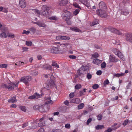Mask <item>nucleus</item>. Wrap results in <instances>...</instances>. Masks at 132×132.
<instances>
[{"mask_svg":"<svg viewBox=\"0 0 132 132\" xmlns=\"http://www.w3.org/2000/svg\"><path fill=\"white\" fill-rule=\"evenodd\" d=\"M99 6L100 9L96 11L97 14L101 17H106L107 16L106 12V7L105 3L101 1L99 4Z\"/></svg>","mask_w":132,"mask_h":132,"instance_id":"f257e3e1","label":"nucleus"},{"mask_svg":"<svg viewBox=\"0 0 132 132\" xmlns=\"http://www.w3.org/2000/svg\"><path fill=\"white\" fill-rule=\"evenodd\" d=\"M18 83V81L15 83L9 81L7 84H2V86L3 88L7 89L8 90L10 91L13 90L14 88L17 87Z\"/></svg>","mask_w":132,"mask_h":132,"instance_id":"f03ea898","label":"nucleus"},{"mask_svg":"<svg viewBox=\"0 0 132 132\" xmlns=\"http://www.w3.org/2000/svg\"><path fill=\"white\" fill-rule=\"evenodd\" d=\"M50 9L49 7L46 5H43L42 7V13L43 15H45L48 14V11Z\"/></svg>","mask_w":132,"mask_h":132,"instance_id":"7ed1b4c3","label":"nucleus"},{"mask_svg":"<svg viewBox=\"0 0 132 132\" xmlns=\"http://www.w3.org/2000/svg\"><path fill=\"white\" fill-rule=\"evenodd\" d=\"M56 39L58 40H69L70 38L69 37L63 36H58L56 37Z\"/></svg>","mask_w":132,"mask_h":132,"instance_id":"20e7f679","label":"nucleus"},{"mask_svg":"<svg viewBox=\"0 0 132 132\" xmlns=\"http://www.w3.org/2000/svg\"><path fill=\"white\" fill-rule=\"evenodd\" d=\"M45 119V117H43L39 120V122L38 124V126L39 127H40L45 126L46 124L44 120Z\"/></svg>","mask_w":132,"mask_h":132,"instance_id":"39448f33","label":"nucleus"},{"mask_svg":"<svg viewBox=\"0 0 132 132\" xmlns=\"http://www.w3.org/2000/svg\"><path fill=\"white\" fill-rule=\"evenodd\" d=\"M19 5V6L22 8H24L26 6V3L25 0H20Z\"/></svg>","mask_w":132,"mask_h":132,"instance_id":"423d86ee","label":"nucleus"},{"mask_svg":"<svg viewBox=\"0 0 132 132\" xmlns=\"http://www.w3.org/2000/svg\"><path fill=\"white\" fill-rule=\"evenodd\" d=\"M40 97V96L39 94L35 93L33 95L29 97L28 98L30 99H36Z\"/></svg>","mask_w":132,"mask_h":132,"instance_id":"0eeeda50","label":"nucleus"},{"mask_svg":"<svg viewBox=\"0 0 132 132\" xmlns=\"http://www.w3.org/2000/svg\"><path fill=\"white\" fill-rule=\"evenodd\" d=\"M7 30L6 28H5L3 31H2V32L0 34V36L2 38H6L7 37V35L6 32H7Z\"/></svg>","mask_w":132,"mask_h":132,"instance_id":"6e6552de","label":"nucleus"},{"mask_svg":"<svg viewBox=\"0 0 132 132\" xmlns=\"http://www.w3.org/2000/svg\"><path fill=\"white\" fill-rule=\"evenodd\" d=\"M85 66H82L80 69H78L77 70V72L79 75L81 76L82 75L84 72L83 69H84V70H86L85 69Z\"/></svg>","mask_w":132,"mask_h":132,"instance_id":"1a4fd4ad","label":"nucleus"},{"mask_svg":"<svg viewBox=\"0 0 132 132\" xmlns=\"http://www.w3.org/2000/svg\"><path fill=\"white\" fill-rule=\"evenodd\" d=\"M59 49L57 47H53L51 48L50 52L52 53H57L59 52Z\"/></svg>","mask_w":132,"mask_h":132,"instance_id":"9d476101","label":"nucleus"},{"mask_svg":"<svg viewBox=\"0 0 132 132\" xmlns=\"http://www.w3.org/2000/svg\"><path fill=\"white\" fill-rule=\"evenodd\" d=\"M60 46L63 47H66L69 49H71L72 47L71 45L70 44L68 43L61 44Z\"/></svg>","mask_w":132,"mask_h":132,"instance_id":"9b49d317","label":"nucleus"},{"mask_svg":"<svg viewBox=\"0 0 132 132\" xmlns=\"http://www.w3.org/2000/svg\"><path fill=\"white\" fill-rule=\"evenodd\" d=\"M41 67L44 69H48L51 70L52 69V67L50 65L47 64L41 65Z\"/></svg>","mask_w":132,"mask_h":132,"instance_id":"f8f14e48","label":"nucleus"},{"mask_svg":"<svg viewBox=\"0 0 132 132\" xmlns=\"http://www.w3.org/2000/svg\"><path fill=\"white\" fill-rule=\"evenodd\" d=\"M118 60L116 59L115 57L113 55H111L109 57V61L110 62H117Z\"/></svg>","mask_w":132,"mask_h":132,"instance_id":"ddd939ff","label":"nucleus"},{"mask_svg":"<svg viewBox=\"0 0 132 132\" xmlns=\"http://www.w3.org/2000/svg\"><path fill=\"white\" fill-rule=\"evenodd\" d=\"M126 38L127 41L129 42H132V35L127 34L126 35Z\"/></svg>","mask_w":132,"mask_h":132,"instance_id":"4468645a","label":"nucleus"},{"mask_svg":"<svg viewBox=\"0 0 132 132\" xmlns=\"http://www.w3.org/2000/svg\"><path fill=\"white\" fill-rule=\"evenodd\" d=\"M46 102L45 104H52L53 103V102L51 100L50 97H49L46 99Z\"/></svg>","mask_w":132,"mask_h":132,"instance_id":"2eb2a0df","label":"nucleus"},{"mask_svg":"<svg viewBox=\"0 0 132 132\" xmlns=\"http://www.w3.org/2000/svg\"><path fill=\"white\" fill-rule=\"evenodd\" d=\"M80 99L79 98H76L75 99H73L70 102L72 103H76L78 104L80 102Z\"/></svg>","mask_w":132,"mask_h":132,"instance_id":"dca6fc26","label":"nucleus"},{"mask_svg":"<svg viewBox=\"0 0 132 132\" xmlns=\"http://www.w3.org/2000/svg\"><path fill=\"white\" fill-rule=\"evenodd\" d=\"M17 100L16 98V97L15 96H13L12 98L8 100V102L9 103H13L16 102Z\"/></svg>","mask_w":132,"mask_h":132,"instance_id":"f3484780","label":"nucleus"},{"mask_svg":"<svg viewBox=\"0 0 132 132\" xmlns=\"http://www.w3.org/2000/svg\"><path fill=\"white\" fill-rule=\"evenodd\" d=\"M102 62L101 60L97 59H94L93 60V63L96 64L98 65L101 63Z\"/></svg>","mask_w":132,"mask_h":132,"instance_id":"a211bd4d","label":"nucleus"},{"mask_svg":"<svg viewBox=\"0 0 132 132\" xmlns=\"http://www.w3.org/2000/svg\"><path fill=\"white\" fill-rule=\"evenodd\" d=\"M39 110L41 112H46L48 110V108L47 109H44L43 107V105H42L39 106Z\"/></svg>","mask_w":132,"mask_h":132,"instance_id":"6ab92c4d","label":"nucleus"},{"mask_svg":"<svg viewBox=\"0 0 132 132\" xmlns=\"http://www.w3.org/2000/svg\"><path fill=\"white\" fill-rule=\"evenodd\" d=\"M38 25L39 27L45 28L46 27V25L44 23L38 21Z\"/></svg>","mask_w":132,"mask_h":132,"instance_id":"aec40b11","label":"nucleus"},{"mask_svg":"<svg viewBox=\"0 0 132 132\" xmlns=\"http://www.w3.org/2000/svg\"><path fill=\"white\" fill-rule=\"evenodd\" d=\"M117 55L118 57H120L122 60H125L123 54L120 51H119Z\"/></svg>","mask_w":132,"mask_h":132,"instance_id":"412c9836","label":"nucleus"},{"mask_svg":"<svg viewBox=\"0 0 132 132\" xmlns=\"http://www.w3.org/2000/svg\"><path fill=\"white\" fill-rule=\"evenodd\" d=\"M65 17L67 18H70L71 13L69 11H67L64 13Z\"/></svg>","mask_w":132,"mask_h":132,"instance_id":"4be33fe9","label":"nucleus"},{"mask_svg":"<svg viewBox=\"0 0 132 132\" xmlns=\"http://www.w3.org/2000/svg\"><path fill=\"white\" fill-rule=\"evenodd\" d=\"M96 130L101 129L104 128V127L103 125H97L95 127Z\"/></svg>","mask_w":132,"mask_h":132,"instance_id":"5701e85b","label":"nucleus"},{"mask_svg":"<svg viewBox=\"0 0 132 132\" xmlns=\"http://www.w3.org/2000/svg\"><path fill=\"white\" fill-rule=\"evenodd\" d=\"M99 54L97 53H94V54L92 55V57L91 58V59L93 58H95L98 57L99 56Z\"/></svg>","mask_w":132,"mask_h":132,"instance_id":"b1692460","label":"nucleus"},{"mask_svg":"<svg viewBox=\"0 0 132 132\" xmlns=\"http://www.w3.org/2000/svg\"><path fill=\"white\" fill-rule=\"evenodd\" d=\"M29 30L31 33L32 34H34L36 31V29L34 27H31L29 29Z\"/></svg>","mask_w":132,"mask_h":132,"instance_id":"393cba45","label":"nucleus"},{"mask_svg":"<svg viewBox=\"0 0 132 132\" xmlns=\"http://www.w3.org/2000/svg\"><path fill=\"white\" fill-rule=\"evenodd\" d=\"M70 18H67L65 19V21L67 22V23L68 25H70L71 24V22L70 20Z\"/></svg>","mask_w":132,"mask_h":132,"instance_id":"a878e982","label":"nucleus"},{"mask_svg":"<svg viewBox=\"0 0 132 132\" xmlns=\"http://www.w3.org/2000/svg\"><path fill=\"white\" fill-rule=\"evenodd\" d=\"M20 81L22 82H24L26 84H27V81L25 77H21L20 79Z\"/></svg>","mask_w":132,"mask_h":132,"instance_id":"bb28decb","label":"nucleus"},{"mask_svg":"<svg viewBox=\"0 0 132 132\" xmlns=\"http://www.w3.org/2000/svg\"><path fill=\"white\" fill-rule=\"evenodd\" d=\"M65 3V2L64 0H60L59 2V4L60 6H63Z\"/></svg>","mask_w":132,"mask_h":132,"instance_id":"cd10ccee","label":"nucleus"},{"mask_svg":"<svg viewBox=\"0 0 132 132\" xmlns=\"http://www.w3.org/2000/svg\"><path fill=\"white\" fill-rule=\"evenodd\" d=\"M19 108L23 111L26 112V108L24 106H20Z\"/></svg>","mask_w":132,"mask_h":132,"instance_id":"c85d7f7f","label":"nucleus"},{"mask_svg":"<svg viewBox=\"0 0 132 132\" xmlns=\"http://www.w3.org/2000/svg\"><path fill=\"white\" fill-rule=\"evenodd\" d=\"M71 30L76 32H80V31L78 28L75 27H73L71 28Z\"/></svg>","mask_w":132,"mask_h":132,"instance_id":"c756f323","label":"nucleus"},{"mask_svg":"<svg viewBox=\"0 0 132 132\" xmlns=\"http://www.w3.org/2000/svg\"><path fill=\"white\" fill-rule=\"evenodd\" d=\"M55 82L53 80H51L50 81V85L52 87L54 86H55Z\"/></svg>","mask_w":132,"mask_h":132,"instance_id":"7c9ffc66","label":"nucleus"},{"mask_svg":"<svg viewBox=\"0 0 132 132\" xmlns=\"http://www.w3.org/2000/svg\"><path fill=\"white\" fill-rule=\"evenodd\" d=\"M125 75L124 73H117L114 75V76L117 77H119L124 76Z\"/></svg>","mask_w":132,"mask_h":132,"instance_id":"2f4dec72","label":"nucleus"},{"mask_svg":"<svg viewBox=\"0 0 132 132\" xmlns=\"http://www.w3.org/2000/svg\"><path fill=\"white\" fill-rule=\"evenodd\" d=\"M30 33V31H26V30H23L22 33V34L28 35Z\"/></svg>","mask_w":132,"mask_h":132,"instance_id":"473e14b6","label":"nucleus"},{"mask_svg":"<svg viewBox=\"0 0 132 132\" xmlns=\"http://www.w3.org/2000/svg\"><path fill=\"white\" fill-rule=\"evenodd\" d=\"M7 36L9 37L13 38L15 36L14 34L12 33H8L7 34Z\"/></svg>","mask_w":132,"mask_h":132,"instance_id":"72a5a7b5","label":"nucleus"},{"mask_svg":"<svg viewBox=\"0 0 132 132\" xmlns=\"http://www.w3.org/2000/svg\"><path fill=\"white\" fill-rule=\"evenodd\" d=\"M112 51L116 55H117L119 52V50L115 48H113L112 49Z\"/></svg>","mask_w":132,"mask_h":132,"instance_id":"f704fd0d","label":"nucleus"},{"mask_svg":"<svg viewBox=\"0 0 132 132\" xmlns=\"http://www.w3.org/2000/svg\"><path fill=\"white\" fill-rule=\"evenodd\" d=\"M26 44L27 46H30L32 45V43L30 41H27L26 42Z\"/></svg>","mask_w":132,"mask_h":132,"instance_id":"c9c22d12","label":"nucleus"},{"mask_svg":"<svg viewBox=\"0 0 132 132\" xmlns=\"http://www.w3.org/2000/svg\"><path fill=\"white\" fill-rule=\"evenodd\" d=\"M81 86L80 84H77L75 86V88L77 89H78L81 88Z\"/></svg>","mask_w":132,"mask_h":132,"instance_id":"e433bc0d","label":"nucleus"},{"mask_svg":"<svg viewBox=\"0 0 132 132\" xmlns=\"http://www.w3.org/2000/svg\"><path fill=\"white\" fill-rule=\"evenodd\" d=\"M84 106V104L83 103H82L80 104L78 106V108L79 109H82Z\"/></svg>","mask_w":132,"mask_h":132,"instance_id":"4c0bfd02","label":"nucleus"},{"mask_svg":"<svg viewBox=\"0 0 132 132\" xmlns=\"http://www.w3.org/2000/svg\"><path fill=\"white\" fill-rule=\"evenodd\" d=\"M7 65L6 64H0V68H7Z\"/></svg>","mask_w":132,"mask_h":132,"instance_id":"58836bf2","label":"nucleus"},{"mask_svg":"<svg viewBox=\"0 0 132 132\" xmlns=\"http://www.w3.org/2000/svg\"><path fill=\"white\" fill-rule=\"evenodd\" d=\"M117 127L115 129L112 128H109L107 129V130L105 131V132H111L113 129H116Z\"/></svg>","mask_w":132,"mask_h":132,"instance_id":"ea45409f","label":"nucleus"},{"mask_svg":"<svg viewBox=\"0 0 132 132\" xmlns=\"http://www.w3.org/2000/svg\"><path fill=\"white\" fill-rule=\"evenodd\" d=\"M48 19L50 20H56L57 19V18L56 16H52L49 18Z\"/></svg>","mask_w":132,"mask_h":132,"instance_id":"a19ab883","label":"nucleus"},{"mask_svg":"<svg viewBox=\"0 0 132 132\" xmlns=\"http://www.w3.org/2000/svg\"><path fill=\"white\" fill-rule=\"evenodd\" d=\"M73 5L75 7L77 8H78L81 9V8L80 6L77 4L76 3L74 2L73 3Z\"/></svg>","mask_w":132,"mask_h":132,"instance_id":"79ce46f5","label":"nucleus"},{"mask_svg":"<svg viewBox=\"0 0 132 132\" xmlns=\"http://www.w3.org/2000/svg\"><path fill=\"white\" fill-rule=\"evenodd\" d=\"M98 23V19L94 20L92 24L93 26Z\"/></svg>","mask_w":132,"mask_h":132,"instance_id":"37998d69","label":"nucleus"},{"mask_svg":"<svg viewBox=\"0 0 132 132\" xmlns=\"http://www.w3.org/2000/svg\"><path fill=\"white\" fill-rule=\"evenodd\" d=\"M26 79L27 81V83H28V81H30L31 80V77L30 76H26Z\"/></svg>","mask_w":132,"mask_h":132,"instance_id":"c03bdc74","label":"nucleus"},{"mask_svg":"<svg viewBox=\"0 0 132 132\" xmlns=\"http://www.w3.org/2000/svg\"><path fill=\"white\" fill-rule=\"evenodd\" d=\"M52 66H55L58 68L59 67V65L56 62H54L52 63Z\"/></svg>","mask_w":132,"mask_h":132,"instance_id":"a18cd8bd","label":"nucleus"},{"mask_svg":"<svg viewBox=\"0 0 132 132\" xmlns=\"http://www.w3.org/2000/svg\"><path fill=\"white\" fill-rule=\"evenodd\" d=\"M79 10L78 9H76L74 11L73 14L75 15H76L79 13Z\"/></svg>","mask_w":132,"mask_h":132,"instance_id":"49530a36","label":"nucleus"},{"mask_svg":"<svg viewBox=\"0 0 132 132\" xmlns=\"http://www.w3.org/2000/svg\"><path fill=\"white\" fill-rule=\"evenodd\" d=\"M31 73L33 76H36L38 75V72L36 71H33Z\"/></svg>","mask_w":132,"mask_h":132,"instance_id":"de8ad7c7","label":"nucleus"},{"mask_svg":"<svg viewBox=\"0 0 132 132\" xmlns=\"http://www.w3.org/2000/svg\"><path fill=\"white\" fill-rule=\"evenodd\" d=\"M106 63L105 62H103L101 64V67L102 68H105L106 67Z\"/></svg>","mask_w":132,"mask_h":132,"instance_id":"09e8293b","label":"nucleus"},{"mask_svg":"<svg viewBox=\"0 0 132 132\" xmlns=\"http://www.w3.org/2000/svg\"><path fill=\"white\" fill-rule=\"evenodd\" d=\"M24 63L22 62H19L16 63L15 64L16 65H17L18 66H20L21 65H23V64Z\"/></svg>","mask_w":132,"mask_h":132,"instance_id":"8fccbe9b","label":"nucleus"},{"mask_svg":"<svg viewBox=\"0 0 132 132\" xmlns=\"http://www.w3.org/2000/svg\"><path fill=\"white\" fill-rule=\"evenodd\" d=\"M86 76L88 79H90L92 78V75L90 73H88L87 74Z\"/></svg>","mask_w":132,"mask_h":132,"instance_id":"3c124183","label":"nucleus"},{"mask_svg":"<svg viewBox=\"0 0 132 132\" xmlns=\"http://www.w3.org/2000/svg\"><path fill=\"white\" fill-rule=\"evenodd\" d=\"M44 88L47 89H48L49 88V86L46 84H45L44 85Z\"/></svg>","mask_w":132,"mask_h":132,"instance_id":"603ef678","label":"nucleus"},{"mask_svg":"<svg viewBox=\"0 0 132 132\" xmlns=\"http://www.w3.org/2000/svg\"><path fill=\"white\" fill-rule=\"evenodd\" d=\"M109 83V81L108 79H106L104 82L103 84L104 86Z\"/></svg>","mask_w":132,"mask_h":132,"instance_id":"864d4df0","label":"nucleus"},{"mask_svg":"<svg viewBox=\"0 0 132 132\" xmlns=\"http://www.w3.org/2000/svg\"><path fill=\"white\" fill-rule=\"evenodd\" d=\"M65 127L69 129L70 128L71 126L70 124L67 123L65 125Z\"/></svg>","mask_w":132,"mask_h":132,"instance_id":"5fc2aeb1","label":"nucleus"},{"mask_svg":"<svg viewBox=\"0 0 132 132\" xmlns=\"http://www.w3.org/2000/svg\"><path fill=\"white\" fill-rule=\"evenodd\" d=\"M98 84H95L92 87L93 89H95L98 88Z\"/></svg>","mask_w":132,"mask_h":132,"instance_id":"6e6d98bb","label":"nucleus"},{"mask_svg":"<svg viewBox=\"0 0 132 132\" xmlns=\"http://www.w3.org/2000/svg\"><path fill=\"white\" fill-rule=\"evenodd\" d=\"M102 73V71L101 70H99L96 72V74L98 75H101Z\"/></svg>","mask_w":132,"mask_h":132,"instance_id":"4d7b16f0","label":"nucleus"},{"mask_svg":"<svg viewBox=\"0 0 132 132\" xmlns=\"http://www.w3.org/2000/svg\"><path fill=\"white\" fill-rule=\"evenodd\" d=\"M102 115L101 114L98 115V116H97V119L99 120H101L102 118Z\"/></svg>","mask_w":132,"mask_h":132,"instance_id":"13d9d810","label":"nucleus"},{"mask_svg":"<svg viewBox=\"0 0 132 132\" xmlns=\"http://www.w3.org/2000/svg\"><path fill=\"white\" fill-rule=\"evenodd\" d=\"M85 5L87 7H89L90 6V3L89 2H85L84 3Z\"/></svg>","mask_w":132,"mask_h":132,"instance_id":"bf43d9fd","label":"nucleus"},{"mask_svg":"<svg viewBox=\"0 0 132 132\" xmlns=\"http://www.w3.org/2000/svg\"><path fill=\"white\" fill-rule=\"evenodd\" d=\"M128 122V120H126L124 121L123 123V125L124 126H126Z\"/></svg>","mask_w":132,"mask_h":132,"instance_id":"052dcab7","label":"nucleus"},{"mask_svg":"<svg viewBox=\"0 0 132 132\" xmlns=\"http://www.w3.org/2000/svg\"><path fill=\"white\" fill-rule=\"evenodd\" d=\"M74 96V93L73 92L69 94V97L70 98H73Z\"/></svg>","mask_w":132,"mask_h":132,"instance_id":"680f3d73","label":"nucleus"},{"mask_svg":"<svg viewBox=\"0 0 132 132\" xmlns=\"http://www.w3.org/2000/svg\"><path fill=\"white\" fill-rule=\"evenodd\" d=\"M39 106L38 105H36L33 107V108L34 109L37 110H39Z\"/></svg>","mask_w":132,"mask_h":132,"instance_id":"e2e57ef3","label":"nucleus"},{"mask_svg":"<svg viewBox=\"0 0 132 132\" xmlns=\"http://www.w3.org/2000/svg\"><path fill=\"white\" fill-rule=\"evenodd\" d=\"M92 121V119L91 118L89 119L87 121V124L88 125Z\"/></svg>","mask_w":132,"mask_h":132,"instance_id":"0e129e2a","label":"nucleus"},{"mask_svg":"<svg viewBox=\"0 0 132 132\" xmlns=\"http://www.w3.org/2000/svg\"><path fill=\"white\" fill-rule=\"evenodd\" d=\"M69 57L70 59H75L76 58V57L74 55H70L69 56Z\"/></svg>","mask_w":132,"mask_h":132,"instance_id":"69168bd1","label":"nucleus"},{"mask_svg":"<svg viewBox=\"0 0 132 132\" xmlns=\"http://www.w3.org/2000/svg\"><path fill=\"white\" fill-rule=\"evenodd\" d=\"M117 29H115V28H112L111 29V32H114V33H115L116 32Z\"/></svg>","mask_w":132,"mask_h":132,"instance_id":"338daca9","label":"nucleus"},{"mask_svg":"<svg viewBox=\"0 0 132 132\" xmlns=\"http://www.w3.org/2000/svg\"><path fill=\"white\" fill-rule=\"evenodd\" d=\"M79 95L80 96H82L83 95H85V94H84V92H83V91L82 90L80 91L79 92Z\"/></svg>","mask_w":132,"mask_h":132,"instance_id":"774afa93","label":"nucleus"}]
</instances>
